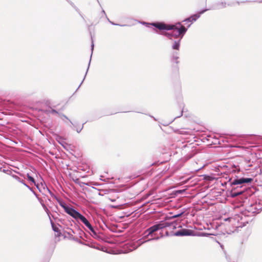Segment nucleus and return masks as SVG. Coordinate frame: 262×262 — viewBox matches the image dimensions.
<instances>
[{
    "label": "nucleus",
    "mask_w": 262,
    "mask_h": 262,
    "mask_svg": "<svg viewBox=\"0 0 262 262\" xmlns=\"http://www.w3.org/2000/svg\"><path fill=\"white\" fill-rule=\"evenodd\" d=\"M91 231V232L93 234V236L94 237V238H98V235H97V233L96 232V231L94 229V228L93 227V226L92 227V228L89 229Z\"/></svg>",
    "instance_id": "nucleus-19"
},
{
    "label": "nucleus",
    "mask_w": 262,
    "mask_h": 262,
    "mask_svg": "<svg viewBox=\"0 0 262 262\" xmlns=\"http://www.w3.org/2000/svg\"><path fill=\"white\" fill-rule=\"evenodd\" d=\"M230 185L233 186L237 185H240L244 183H250L253 181V179L250 178H241L234 179L233 180H230Z\"/></svg>",
    "instance_id": "nucleus-5"
},
{
    "label": "nucleus",
    "mask_w": 262,
    "mask_h": 262,
    "mask_svg": "<svg viewBox=\"0 0 262 262\" xmlns=\"http://www.w3.org/2000/svg\"><path fill=\"white\" fill-rule=\"evenodd\" d=\"M91 38H92L91 51H92V53H93L94 48V41H93L92 36H91ZM92 53H91V57H92Z\"/></svg>",
    "instance_id": "nucleus-27"
},
{
    "label": "nucleus",
    "mask_w": 262,
    "mask_h": 262,
    "mask_svg": "<svg viewBox=\"0 0 262 262\" xmlns=\"http://www.w3.org/2000/svg\"><path fill=\"white\" fill-rule=\"evenodd\" d=\"M68 1L69 2V3H70V4L72 6H74V5L73 3H72V2L69 1H68Z\"/></svg>",
    "instance_id": "nucleus-32"
},
{
    "label": "nucleus",
    "mask_w": 262,
    "mask_h": 262,
    "mask_svg": "<svg viewBox=\"0 0 262 262\" xmlns=\"http://www.w3.org/2000/svg\"><path fill=\"white\" fill-rule=\"evenodd\" d=\"M191 24L188 25V27H189L190 26Z\"/></svg>",
    "instance_id": "nucleus-39"
},
{
    "label": "nucleus",
    "mask_w": 262,
    "mask_h": 262,
    "mask_svg": "<svg viewBox=\"0 0 262 262\" xmlns=\"http://www.w3.org/2000/svg\"><path fill=\"white\" fill-rule=\"evenodd\" d=\"M165 235H166V236H169V232H168V231H166V232H165Z\"/></svg>",
    "instance_id": "nucleus-34"
},
{
    "label": "nucleus",
    "mask_w": 262,
    "mask_h": 262,
    "mask_svg": "<svg viewBox=\"0 0 262 262\" xmlns=\"http://www.w3.org/2000/svg\"><path fill=\"white\" fill-rule=\"evenodd\" d=\"M26 187H27L33 193V194L38 199V195L37 193L33 190V188L30 187L29 185H27Z\"/></svg>",
    "instance_id": "nucleus-22"
},
{
    "label": "nucleus",
    "mask_w": 262,
    "mask_h": 262,
    "mask_svg": "<svg viewBox=\"0 0 262 262\" xmlns=\"http://www.w3.org/2000/svg\"><path fill=\"white\" fill-rule=\"evenodd\" d=\"M182 115H183V111H182L181 112V113H180V115L179 116H177V117H175V119H176V118H179V117H180L182 116Z\"/></svg>",
    "instance_id": "nucleus-30"
},
{
    "label": "nucleus",
    "mask_w": 262,
    "mask_h": 262,
    "mask_svg": "<svg viewBox=\"0 0 262 262\" xmlns=\"http://www.w3.org/2000/svg\"><path fill=\"white\" fill-rule=\"evenodd\" d=\"M210 10V9H205L201 10L200 12H199L198 13L193 14L191 16V18L192 21H196L201 16V14H203L206 11Z\"/></svg>",
    "instance_id": "nucleus-11"
},
{
    "label": "nucleus",
    "mask_w": 262,
    "mask_h": 262,
    "mask_svg": "<svg viewBox=\"0 0 262 262\" xmlns=\"http://www.w3.org/2000/svg\"><path fill=\"white\" fill-rule=\"evenodd\" d=\"M242 193H243V191H242L236 192V191H234L232 190L231 196L233 198H234V197H236V196L242 194Z\"/></svg>",
    "instance_id": "nucleus-20"
},
{
    "label": "nucleus",
    "mask_w": 262,
    "mask_h": 262,
    "mask_svg": "<svg viewBox=\"0 0 262 262\" xmlns=\"http://www.w3.org/2000/svg\"><path fill=\"white\" fill-rule=\"evenodd\" d=\"M44 210L46 211V212H47V213L48 214V215H49V216H50V215H49V211L48 209V208L47 207V206H45V208H43ZM50 218V217H49Z\"/></svg>",
    "instance_id": "nucleus-28"
},
{
    "label": "nucleus",
    "mask_w": 262,
    "mask_h": 262,
    "mask_svg": "<svg viewBox=\"0 0 262 262\" xmlns=\"http://www.w3.org/2000/svg\"><path fill=\"white\" fill-rule=\"evenodd\" d=\"M46 188H47V191H48L50 194L53 197L55 200H57L58 199V197H57L55 195H54L52 192L47 187H46Z\"/></svg>",
    "instance_id": "nucleus-24"
},
{
    "label": "nucleus",
    "mask_w": 262,
    "mask_h": 262,
    "mask_svg": "<svg viewBox=\"0 0 262 262\" xmlns=\"http://www.w3.org/2000/svg\"><path fill=\"white\" fill-rule=\"evenodd\" d=\"M184 212L183 211V212H181L179 213L174 214L172 216H166L165 218V221H167V220H169L174 219L175 218H178L179 217H181L184 214Z\"/></svg>",
    "instance_id": "nucleus-16"
},
{
    "label": "nucleus",
    "mask_w": 262,
    "mask_h": 262,
    "mask_svg": "<svg viewBox=\"0 0 262 262\" xmlns=\"http://www.w3.org/2000/svg\"><path fill=\"white\" fill-rule=\"evenodd\" d=\"M102 13L104 15L106 16V13H105L104 10H102Z\"/></svg>",
    "instance_id": "nucleus-33"
},
{
    "label": "nucleus",
    "mask_w": 262,
    "mask_h": 262,
    "mask_svg": "<svg viewBox=\"0 0 262 262\" xmlns=\"http://www.w3.org/2000/svg\"><path fill=\"white\" fill-rule=\"evenodd\" d=\"M96 1H97V3H98V4L101 6V4H100L99 1V0H96Z\"/></svg>",
    "instance_id": "nucleus-35"
},
{
    "label": "nucleus",
    "mask_w": 262,
    "mask_h": 262,
    "mask_svg": "<svg viewBox=\"0 0 262 262\" xmlns=\"http://www.w3.org/2000/svg\"><path fill=\"white\" fill-rule=\"evenodd\" d=\"M216 5L217 6V7L216 8H210V10L211 9H219L225 8L227 6H231L232 5L231 4H227L226 2H218V3H216Z\"/></svg>",
    "instance_id": "nucleus-12"
},
{
    "label": "nucleus",
    "mask_w": 262,
    "mask_h": 262,
    "mask_svg": "<svg viewBox=\"0 0 262 262\" xmlns=\"http://www.w3.org/2000/svg\"><path fill=\"white\" fill-rule=\"evenodd\" d=\"M72 217L76 221L80 220L88 229H90L92 227L89 221L78 211H77Z\"/></svg>",
    "instance_id": "nucleus-6"
},
{
    "label": "nucleus",
    "mask_w": 262,
    "mask_h": 262,
    "mask_svg": "<svg viewBox=\"0 0 262 262\" xmlns=\"http://www.w3.org/2000/svg\"><path fill=\"white\" fill-rule=\"evenodd\" d=\"M179 52L173 51L170 55V61L172 63H176L178 64L179 63Z\"/></svg>",
    "instance_id": "nucleus-10"
},
{
    "label": "nucleus",
    "mask_w": 262,
    "mask_h": 262,
    "mask_svg": "<svg viewBox=\"0 0 262 262\" xmlns=\"http://www.w3.org/2000/svg\"><path fill=\"white\" fill-rule=\"evenodd\" d=\"M56 200L58 202L59 205L64 209L65 212L71 216L73 217L77 212V210H75L74 208L68 205L66 203L62 200H61L58 198L57 200Z\"/></svg>",
    "instance_id": "nucleus-3"
},
{
    "label": "nucleus",
    "mask_w": 262,
    "mask_h": 262,
    "mask_svg": "<svg viewBox=\"0 0 262 262\" xmlns=\"http://www.w3.org/2000/svg\"><path fill=\"white\" fill-rule=\"evenodd\" d=\"M262 209V201L259 203V205L257 204L252 205L251 206L248 207L247 211L249 213L252 214H257Z\"/></svg>",
    "instance_id": "nucleus-8"
},
{
    "label": "nucleus",
    "mask_w": 262,
    "mask_h": 262,
    "mask_svg": "<svg viewBox=\"0 0 262 262\" xmlns=\"http://www.w3.org/2000/svg\"><path fill=\"white\" fill-rule=\"evenodd\" d=\"M225 221H229V222H231L232 221H234V220L232 218H227L225 220Z\"/></svg>",
    "instance_id": "nucleus-29"
},
{
    "label": "nucleus",
    "mask_w": 262,
    "mask_h": 262,
    "mask_svg": "<svg viewBox=\"0 0 262 262\" xmlns=\"http://www.w3.org/2000/svg\"><path fill=\"white\" fill-rule=\"evenodd\" d=\"M35 186L40 192L42 194H44L46 192L47 190L46 187H47L46 184H43L42 183H41L40 184L37 183L35 184Z\"/></svg>",
    "instance_id": "nucleus-13"
},
{
    "label": "nucleus",
    "mask_w": 262,
    "mask_h": 262,
    "mask_svg": "<svg viewBox=\"0 0 262 262\" xmlns=\"http://www.w3.org/2000/svg\"><path fill=\"white\" fill-rule=\"evenodd\" d=\"M149 116H150V117L153 118L154 119V120H156V118H155L153 116H150V115H149Z\"/></svg>",
    "instance_id": "nucleus-37"
},
{
    "label": "nucleus",
    "mask_w": 262,
    "mask_h": 262,
    "mask_svg": "<svg viewBox=\"0 0 262 262\" xmlns=\"http://www.w3.org/2000/svg\"><path fill=\"white\" fill-rule=\"evenodd\" d=\"M108 21L113 25H116V26H120L121 27H124V26H126L127 25H120V24H115L114 23V22L113 21H111V20H110V19L108 18H107Z\"/></svg>",
    "instance_id": "nucleus-26"
},
{
    "label": "nucleus",
    "mask_w": 262,
    "mask_h": 262,
    "mask_svg": "<svg viewBox=\"0 0 262 262\" xmlns=\"http://www.w3.org/2000/svg\"><path fill=\"white\" fill-rule=\"evenodd\" d=\"M241 220H243V216H241Z\"/></svg>",
    "instance_id": "nucleus-38"
},
{
    "label": "nucleus",
    "mask_w": 262,
    "mask_h": 262,
    "mask_svg": "<svg viewBox=\"0 0 262 262\" xmlns=\"http://www.w3.org/2000/svg\"><path fill=\"white\" fill-rule=\"evenodd\" d=\"M91 59H90V61H89V65H88V68H87L86 72V73H85V74L84 77V78H83V80L82 81V82H81V83L80 84V85H79V86H78V89H79V87L81 86V85L82 84V82H83V80H84V79H85V76H86V74H87L88 71L89 69V67H90V63H91Z\"/></svg>",
    "instance_id": "nucleus-25"
},
{
    "label": "nucleus",
    "mask_w": 262,
    "mask_h": 262,
    "mask_svg": "<svg viewBox=\"0 0 262 262\" xmlns=\"http://www.w3.org/2000/svg\"><path fill=\"white\" fill-rule=\"evenodd\" d=\"M50 219V222H51V226H52V229L53 230L57 233V235L58 236H59L61 234V233H60V230L58 229V227H57L54 224V223L52 222V221L51 220V219Z\"/></svg>",
    "instance_id": "nucleus-18"
},
{
    "label": "nucleus",
    "mask_w": 262,
    "mask_h": 262,
    "mask_svg": "<svg viewBox=\"0 0 262 262\" xmlns=\"http://www.w3.org/2000/svg\"><path fill=\"white\" fill-rule=\"evenodd\" d=\"M165 25L167 26L166 28L169 29H163V30H171L172 32H164L160 34L167 37L170 40H172L173 38L175 39L180 38L179 39H181L187 31V29L181 24V22H178L175 24H165Z\"/></svg>",
    "instance_id": "nucleus-2"
},
{
    "label": "nucleus",
    "mask_w": 262,
    "mask_h": 262,
    "mask_svg": "<svg viewBox=\"0 0 262 262\" xmlns=\"http://www.w3.org/2000/svg\"><path fill=\"white\" fill-rule=\"evenodd\" d=\"M72 232L73 233H74V231H73V230H72Z\"/></svg>",
    "instance_id": "nucleus-41"
},
{
    "label": "nucleus",
    "mask_w": 262,
    "mask_h": 262,
    "mask_svg": "<svg viewBox=\"0 0 262 262\" xmlns=\"http://www.w3.org/2000/svg\"><path fill=\"white\" fill-rule=\"evenodd\" d=\"M10 175H11L12 176V177L13 178H14V179H15L16 181H17L18 182L22 183L23 184H24L25 186H26V185H27L25 182L24 181V180L22 179H21L20 177H19L17 175H15V174H12V173H10L9 174Z\"/></svg>",
    "instance_id": "nucleus-17"
},
{
    "label": "nucleus",
    "mask_w": 262,
    "mask_h": 262,
    "mask_svg": "<svg viewBox=\"0 0 262 262\" xmlns=\"http://www.w3.org/2000/svg\"><path fill=\"white\" fill-rule=\"evenodd\" d=\"M191 18H191V16H190V17H189L188 18H186V19H184V20L182 21V22L185 23V24H187V23H193V21H192Z\"/></svg>",
    "instance_id": "nucleus-23"
},
{
    "label": "nucleus",
    "mask_w": 262,
    "mask_h": 262,
    "mask_svg": "<svg viewBox=\"0 0 262 262\" xmlns=\"http://www.w3.org/2000/svg\"><path fill=\"white\" fill-rule=\"evenodd\" d=\"M181 221V220H177L172 222L166 221L159 222L158 223L147 229L144 232L143 236L142 238L139 239L136 242H129L127 244V245H128L129 250L132 251L145 242L154 240H158L160 238L163 237V234L162 232H160V236L157 235L156 233L160 229L166 227H170L172 229H175L177 227H181V225H179V223H180Z\"/></svg>",
    "instance_id": "nucleus-1"
},
{
    "label": "nucleus",
    "mask_w": 262,
    "mask_h": 262,
    "mask_svg": "<svg viewBox=\"0 0 262 262\" xmlns=\"http://www.w3.org/2000/svg\"><path fill=\"white\" fill-rule=\"evenodd\" d=\"M193 231L187 229H182L174 233L172 235L176 236H190L192 235Z\"/></svg>",
    "instance_id": "nucleus-9"
},
{
    "label": "nucleus",
    "mask_w": 262,
    "mask_h": 262,
    "mask_svg": "<svg viewBox=\"0 0 262 262\" xmlns=\"http://www.w3.org/2000/svg\"><path fill=\"white\" fill-rule=\"evenodd\" d=\"M27 177L28 180L30 181V182H31L32 183H34L35 185V184H36V183H35L34 179L32 176H31L29 174V173H28L27 174Z\"/></svg>",
    "instance_id": "nucleus-21"
},
{
    "label": "nucleus",
    "mask_w": 262,
    "mask_h": 262,
    "mask_svg": "<svg viewBox=\"0 0 262 262\" xmlns=\"http://www.w3.org/2000/svg\"><path fill=\"white\" fill-rule=\"evenodd\" d=\"M45 112L47 115H58L62 120L66 119L67 120H69V119L65 115L62 113H59L51 107H49L45 111Z\"/></svg>",
    "instance_id": "nucleus-7"
},
{
    "label": "nucleus",
    "mask_w": 262,
    "mask_h": 262,
    "mask_svg": "<svg viewBox=\"0 0 262 262\" xmlns=\"http://www.w3.org/2000/svg\"><path fill=\"white\" fill-rule=\"evenodd\" d=\"M70 123L76 128V130L78 133H79L83 128L84 123H83L82 126L79 125L78 123L75 122L73 123L70 119L68 120Z\"/></svg>",
    "instance_id": "nucleus-14"
},
{
    "label": "nucleus",
    "mask_w": 262,
    "mask_h": 262,
    "mask_svg": "<svg viewBox=\"0 0 262 262\" xmlns=\"http://www.w3.org/2000/svg\"><path fill=\"white\" fill-rule=\"evenodd\" d=\"M237 3L239 5V2H237Z\"/></svg>",
    "instance_id": "nucleus-40"
},
{
    "label": "nucleus",
    "mask_w": 262,
    "mask_h": 262,
    "mask_svg": "<svg viewBox=\"0 0 262 262\" xmlns=\"http://www.w3.org/2000/svg\"><path fill=\"white\" fill-rule=\"evenodd\" d=\"M141 24L146 26V27H147L153 26L160 31H163V29H168V28H166L167 26L165 25V23L164 22L147 23L145 21H142L141 22Z\"/></svg>",
    "instance_id": "nucleus-4"
},
{
    "label": "nucleus",
    "mask_w": 262,
    "mask_h": 262,
    "mask_svg": "<svg viewBox=\"0 0 262 262\" xmlns=\"http://www.w3.org/2000/svg\"><path fill=\"white\" fill-rule=\"evenodd\" d=\"M242 223H243V226H245L246 224H248V221H246L245 222H242Z\"/></svg>",
    "instance_id": "nucleus-31"
},
{
    "label": "nucleus",
    "mask_w": 262,
    "mask_h": 262,
    "mask_svg": "<svg viewBox=\"0 0 262 262\" xmlns=\"http://www.w3.org/2000/svg\"><path fill=\"white\" fill-rule=\"evenodd\" d=\"M181 40V39H179L178 40H175L173 43L171 47L173 50H175L174 51L179 52Z\"/></svg>",
    "instance_id": "nucleus-15"
},
{
    "label": "nucleus",
    "mask_w": 262,
    "mask_h": 262,
    "mask_svg": "<svg viewBox=\"0 0 262 262\" xmlns=\"http://www.w3.org/2000/svg\"><path fill=\"white\" fill-rule=\"evenodd\" d=\"M41 205L43 208H45V206H46L44 204H41Z\"/></svg>",
    "instance_id": "nucleus-36"
}]
</instances>
